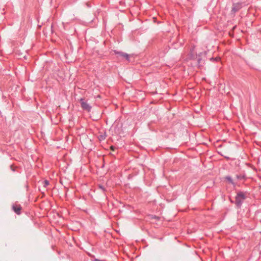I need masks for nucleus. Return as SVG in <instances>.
I'll list each match as a JSON object with an SVG mask.
<instances>
[{
    "instance_id": "1",
    "label": "nucleus",
    "mask_w": 261,
    "mask_h": 261,
    "mask_svg": "<svg viewBox=\"0 0 261 261\" xmlns=\"http://www.w3.org/2000/svg\"><path fill=\"white\" fill-rule=\"evenodd\" d=\"M246 198V196L243 192L239 191L237 193L236 196L235 203L238 207H241L244 200Z\"/></svg>"
},
{
    "instance_id": "2",
    "label": "nucleus",
    "mask_w": 261,
    "mask_h": 261,
    "mask_svg": "<svg viewBox=\"0 0 261 261\" xmlns=\"http://www.w3.org/2000/svg\"><path fill=\"white\" fill-rule=\"evenodd\" d=\"M80 101L81 107L83 110L87 112H90L91 111L92 107L87 103V101H85L84 98H81Z\"/></svg>"
},
{
    "instance_id": "3",
    "label": "nucleus",
    "mask_w": 261,
    "mask_h": 261,
    "mask_svg": "<svg viewBox=\"0 0 261 261\" xmlns=\"http://www.w3.org/2000/svg\"><path fill=\"white\" fill-rule=\"evenodd\" d=\"M114 54L117 55L118 57L125 58L127 61L129 60V56L128 54L123 53L122 51H118L116 50H114Z\"/></svg>"
},
{
    "instance_id": "4",
    "label": "nucleus",
    "mask_w": 261,
    "mask_h": 261,
    "mask_svg": "<svg viewBox=\"0 0 261 261\" xmlns=\"http://www.w3.org/2000/svg\"><path fill=\"white\" fill-rule=\"evenodd\" d=\"M243 3H233L232 4V7L231 9V12L232 13H235L238 12L240 9H241L242 7Z\"/></svg>"
},
{
    "instance_id": "5",
    "label": "nucleus",
    "mask_w": 261,
    "mask_h": 261,
    "mask_svg": "<svg viewBox=\"0 0 261 261\" xmlns=\"http://www.w3.org/2000/svg\"><path fill=\"white\" fill-rule=\"evenodd\" d=\"M12 209L14 211V212L17 215L20 214L21 210V207L20 205L13 204L12 206Z\"/></svg>"
},
{
    "instance_id": "6",
    "label": "nucleus",
    "mask_w": 261,
    "mask_h": 261,
    "mask_svg": "<svg viewBox=\"0 0 261 261\" xmlns=\"http://www.w3.org/2000/svg\"><path fill=\"white\" fill-rule=\"evenodd\" d=\"M225 178L229 182V183L231 184L233 187L236 186L237 184L233 181L231 176H226Z\"/></svg>"
},
{
    "instance_id": "7",
    "label": "nucleus",
    "mask_w": 261,
    "mask_h": 261,
    "mask_svg": "<svg viewBox=\"0 0 261 261\" xmlns=\"http://www.w3.org/2000/svg\"><path fill=\"white\" fill-rule=\"evenodd\" d=\"M236 178L238 180H242L244 179L245 176L242 174H237L236 175Z\"/></svg>"
},
{
    "instance_id": "8",
    "label": "nucleus",
    "mask_w": 261,
    "mask_h": 261,
    "mask_svg": "<svg viewBox=\"0 0 261 261\" xmlns=\"http://www.w3.org/2000/svg\"><path fill=\"white\" fill-rule=\"evenodd\" d=\"M44 187H46L48 185H49V181L47 180H45L44 181Z\"/></svg>"
},
{
    "instance_id": "9",
    "label": "nucleus",
    "mask_w": 261,
    "mask_h": 261,
    "mask_svg": "<svg viewBox=\"0 0 261 261\" xmlns=\"http://www.w3.org/2000/svg\"><path fill=\"white\" fill-rule=\"evenodd\" d=\"M99 188L101 189V190H102L103 191L105 190V189L102 186H99Z\"/></svg>"
},
{
    "instance_id": "10",
    "label": "nucleus",
    "mask_w": 261,
    "mask_h": 261,
    "mask_svg": "<svg viewBox=\"0 0 261 261\" xmlns=\"http://www.w3.org/2000/svg\"><path fill=\"white\" fill-rule=\"evenodd\" d=\"M111 149L112 150L114 151V149H115V147H114V146H111Z\"/></svg>"
},
{
    "instance_id": "11",
    "label": "nucleus",
    "mask_w": 261,
    "mask_h": 261,
    "mask_svg": "<svg viewBox=\"0 0 261 261\" xmlns=\"http://www.w3.org/2000/svg\"><path fill=\"white\" fill-rule=\"evenodd\" d=\"M11 168L12 169V171H15V169L14 168H13L12 166L11 165Z\"/></svg>"
},
{
    "instance_id": "12",
    "label": "nucleus",
    "mask_w": 261,
    "mask_h": 261,
    "mask_svg": "<svg viewBox=\"0 0 261 261\" xmlns=\"http://www.w3.org/2000/svg\"><path fill=\"white\" fill-rule=\"evenodd\" d=\"M94 261H102V260H99V259H95L94 260Z\"/></svg>"
},
{
    "instance_id": "13",
    "label": "nucleus",
    "mask_w": 261,
    "mask_h": 261,
    "mask_svg": "<svg viewBox=\"0 0 261 261\" xmlns=\"http://www.w3.org/2000/svg\"><path fill=\"white\" fill-rule=\"evenodd\" d=\"M42 194L44 196V193L42 192Z\"/></svg>"
}]
</instances>
